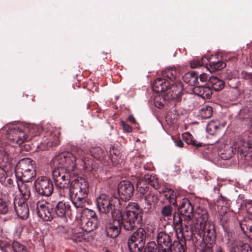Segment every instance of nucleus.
<instances>
[{"label":"nucleus","mask_w":252,"mask_h":252,"mask_svg":"<svg viewBox=\"0 0 252 252\" xmlns=\"http://www.w3.org/2000/svg\"><path fill=\"white\" fill-rule=\"evenodd\" d=\"M96 203L100 213H111L113 220H117V222L122 224L125 231L132 230L142 222L143 213L136 203H129L123 214L120 211V201L117 197L102 194L96 198Z\"/></svg>","instance_id":"f257e3e1"},{"label":"nucleus","mask_w":252,"mask_h":252,"mask_svg":"<svg viewBox=\"0 0 252 252\" xmlns=\"http://www.w3.org/2000/svg\"><path fill=\"white\" fill-rule=\"evenodd\" d=\"M192 237L197 240L199 236L202 241L206 242L215 243L216 240V232L214 224L211 222H208L205 224L202 223H196L190 228Z\"/></svg>","instance_id":"f03ea898"},{"label":"nucleus","mask_w":252,"mask_h":252,"mask_svg":"<svg viewBox=\"0 0 252 252\" xmlns=\"http://www.w3.org/2000/svg\"><path fill=\"white\" fill-rule=\"evenodd\" d=\"M34 161L31 158H23L15 167V175L19 181L30 182L36 175Z\"/></svg>","instance_id":"7ed1b4c3"},{"label":"nucleus","mask_w":252,"mask_h":252,"mask_svg":"<svg viewBox=\"0 0 252 252\" xmlns=\"http://www.w3.org/2000/svg\"><path fill=\"white\" fill-rule=\"evenodd\" d=\"M78 175V172H71L65 167H53V179L55 185L59 189H68L72 178Z\"/></svg>","instance_id":"20e7f679"},{"label":"nucleus","mask_w":252,"mask_h":252,"mask_svg":"<svg viewBox=\"0 0 252 252\" xmlns=\"http://www.w3.org/2000/svg\"><path fill=\"white\" fill-rule=\"evenodd\" d=\"M70 152L62 153L53 159V167H65L71 172H78L76 170V157Z\"/></svg>","instance_id":"39448f33"},{"label":"nucleus","mask_w":252,"mask_h":252,"mask_svg":"<svg viewBox=\"0 0 252 252\" xmlns=\"http://www.w3.org/2000/svg\"><path fill=\"white\" fill-rule=\"evenodd\" d=\"M80 221L82 230L88 233L96 229L99 224L95 213L87 208L81 213Z\"/></svg>","instance_id":"423d86ee"},{"label":"nucleus","mask_w":252,"mask_h":252,"mask_svg":"<svg viewBox=\"0 0 252 252\" xmlns=\"http://www.w3.org/2000/svg\"><path fill=\"white\" fill-rule=\"evenodd\" d=\"M35 187L37 192L42 196H50L54 189L52 181L47 177L38 178L35 182Z\"/></svg>","instance_id":"0eeeda50"},{"label":"nucleus","mask_w":252,"mask_h":252,"mask_svg":"<svg viewBox=\"0 0 252 252\" xmlns=\"http://www.w3.org/2000/svg\"><path fill=\"white\" fill-rule=\"evenodd\" d=\"M234 149L237 151L238 154L245 160H252V144L249 140L238 138L235 143Z\"/></svg>","instance_id":"6e6552de"},{"label":"nucleus","mask_w":252,"mask_h":252,"mask_svg":"<svg viewBox=\"0 0 252 252\" xmlns=\"http://www.w3.org/2000/svg\"><path fill=\"white\" fill-rule=\"evenodd\" d=\"M27 128L22 126L12 127L8 134V139L13 143L20 145L27 139Z\"/></svg>","instance_id":"1a4fd4ad"},{"label":"nucleus","mask_w":252,"mask_h":252,"mask_svg":"<svg viewBox=\"0 0 252 252\" xmlns=\"http://www.w3.org/2000/svg\"><path fill=\"white\" fill-rule=\"evenodd\" d=\"M178 210L179 214L184 218V220L187 222L185 226L188 228L189 221L193 217V207L189 199L184 198L179 205Z\"/></svg>","instance_id":"9d476101"},{"label":"nucleus","mask_w":252,"mask_h":252,"mask_svg":"<svg viewBox=\"0 0 252 252\" xmlns=\"http://www.w3.org/2000/svg\"><path fill=\"white\" fill-rule=\"evenodd\" d=\"M118 191L121 199L128 200L133 194L134 186L129 181H123L119 184Z\"/></svg>","instance_id":"9b49d317"},{"label":"nucleus","mask_w":252,"mask_h":252,"mask_svg":"<svg viewBox=\"0 0 252 252\" xmlns=\"http://www.w3.org/2000/svg\"><path fill=\"white\" fill-rule=\"evenodd\" d=\"M14 205L17 216L21 219L26 220L29 217V208L24 199L15 198Z\"/></svg>","instance_id":"f8f14e48"},{"label":"nucleus","mask_w":252,"mask_h":252,"mask_svg":"<svg viewBox=\"0 0 252 252\" xmlns=\"http://www.w3.org/2000/svg\"><path fill=\"white\" fill-rule=\"evenodd\" d=\"M209 82L211 84L212 90L219 91L222 90L224 87V82L215 76H211L209 78ZM198 90H200L199 91V93L200 94L202 93V94H209L210 93L211 94H213V92L210 91L211 89L208 87H199Z\"/></svg>","instance_id":"ddd939ff"},{"label":"nucleus","mask_w":252,"mask_h":252,"mask_svg":"<svg viewBox=\"0 0 252 252\" xmlns=\"http://www.w3.org/2000/svg\"><path fill=\"white\" fill-rule=\"evenodd\" d=\"M55 212L57 216L60 218H63L66 215L71 217L77 218V212L71 209L68 204H66L63 201L58 203L55 208Z\"/></svg>","instance_id":"4468645a"},{"label":"nucleus","mask_w":252,"mask_h":252,"mask_svg":"<svg viewBox=\"0 0 252 252\" xmlns=\"http://www.w3.org/2000/svg\"><path fill=\"white\" fill-rule=\"evenodd\" d=\"M36 211L38 216L45 221H50L53 218V213L46 205V202L38 201L36 204Z\"/></svg>","instance_id":"2eb2a0df"},{"label":"nucleus","mask_w":252,"mask_h":252,"mask_svg":"<svg viewBox=\"0 0 252 252\" xmlns=\"http://www.w3.org/2000/svg\"><path fill=\"white\" fill-rule=\"evenodd\" d=\"M69 190L89 191V185L87 180L79 176L72 178L69 187Z\"/></svg>","instance_id":"dca6fc26"},{"label":"nucleus","mask_w":252,"mask_h":252,"mask_svg":"<svg viewBox=\"0 0 252 252\" xmlns=\"http://www.w3.org/2000/svg\"><path fill=\"white\" fill-rule=\"evenodd\" d=\"M157 241L160 248L173 247L170 236L164 231H161L158 233Z\"/></svg>","instance_id":"f3484780"},{"label":"nucleus","mask_w":252,"mask_h":252,"mask_svg":"<svg viewBox=\"0 0 252 252\" xmlns=\"http://www.w3.org/2000/svg\"><path fill=\"white\" fill-rule=\"evenodd\" d=\"M169 83L165 79L158 78L154 82L152 90L156 93L164 92L168 90Z\"/></svg>","instance_id":"a211bd4d"},{"label":"nucleus","mask_w":252,"mask_h":252,"mask_svg":"<svg viewBox=\"0 0 252 252\" xmlns=\"http://www.w3.org/2000/svg\"><path fill=\"white\" fill-rule=\"evenodd\" d=\"M121 229H124L122 224L117 222V220H114L113 224H109L106 227L105 231L108 237L115 238L119 235Z\"/></svg>","instance_id":"6ab92c4d"},{"label":"nucleus","mask_w":252,"mask_h":252,"mask_svg":"<svg viewBox=\"0 0 252 252\" xmlns=\"http://www.w3.org/2000/svg\"><path fill=\"white\" fill-rule=\"evenodd\" d=\"M183 79L185 82L189 84L190 85L189 86V92L192 93V91H194L193 89H198V87L194 88L192 87V85H196L197 83L198 82V75L195 72H188L185 74L184 75Z\"/></svg>","instance_id":"aec40b11"},{"label":"nucleus","mask_w":252,"mask_h":252,"mask_svg":"<svg viewBox=\"0 0 252 252\" xmlns=\"http://www.w3.org/2000/svg\"><path fill=\"white\" fill-rule=\"evenodd\" d=\"M142 222L140 223L137 227L134 228L133 230L127 231L128 232H131L135 229H137L136 231H135L129 238L133 239V240H138V241L142 242L145 244L146 233L145 230L142 228H140Z\"/></svg>","instance_id":"412c9836"},{"label":"nucleus","mask_w":252,"mask_h":252,"mask_svg":"<svg viewBox=\"0 0 252 252\" xmlns=\"http://www.w3.org/2000/svg\"><path fill=\"white\" fill-rule=\"evenodd\" d=\"M72 198V203L74 205V207L73 208V210H75L77 212V215L78 214L82 213V209L84 207H85L87 202L86 200L87 198H81V197H71Z\"/></svg>","instance_id":"4be33fe9"},{"label":"nucleus","mask_w":252,"mask_h":252,"mask_svg":"<svg viewBox=\"0 0 252 252\" xmlns=\"http://www.w3.org/2000/svg\"><path fill=\"white\" fill-rule=\"evenodd\" d=\"M211 58L209 61H207V62H209V65L207 68L210 72H214L217 70H221L224 68L226 66V63L220 61L218 60L217 61H211L214 58V56L210 57Z\"/></svg>","instance_id":"5701e85b"},{"label":"nucleus","mask_w":252,"mask_h":252,"mask_svg":"<svg viewBox=\"0 0 252 252\" xmlns=\"http://www.w3.org/2000/svg\"><path fill=\"white\" fill-rule=\"evenodd\" d=\"M26 182L24 181L18 182L19 190L23 196V198L21 199H24V200L28 199L31 196L30 188L25 183Z\"/></svg>","instance_id":"b1692460"},{"label":"nucleus","mask_w":252,"mask_h":252,"mask_svg":"<svg viewBox=\"0 0 252 252\" xmlns=\"http://www.w3.org/2000/svg\"><path fill=\"white\" fill-rule=\"evenodd\" d=\"M168 90H170L169 93L172 92L174 94H191V92H189V90H187V89H184L183 85L181 83H176L175 84H173L171 86L168 87Z\"/></svg>","instance_id":"393cba45"},{"label":"nucleus","mask_w":252,"mask_h":252,"mask_svg":"<svg viewBox=\"0 0 252 252\" xmlns=\"http://www.w3.org/2000/svg\"><path fill=\"white\" fill-rule=\"evenodd\" d=\"M196 213L197 215L196 223L205 224L208 222L209 216L208 211L206 209L199 207L197 209Z\"/></svg>","instance_id":"a878e982"},{"label":"nucleus","mask_w":252,"mask_h":252,"mask_svg":"<svg viewBox=\"0 0 252 252\" xmlns=\"http://www.w3.org/2000/svg\"><path fill=\"white\" fill-rule=\"evenodd\" d=\"M159 192H162L165 198L168 199L170 204H175L176 203V196L174 194V190L168 188H164Z\"/></svg>","instance_id":"bb28decb"},{"label":"nucleus","mask_w":252,"mask_h":252,"mask_svg":"<svg viewBox=\"0 0 252 252\" xmlns=\"http://www.w3.org/2000/svg\"><path fill=\"white\" fill-rule=\"evenodd\" d=\"M234 148L230 145H225L224 148L220 150V157L224 160L230 158L233 155Z\"/></svg>","instance_id":"cd10ccee"},{"label":"nucleus","mask_w":252,"mask_h":252,"mask_svg":"<svg viewBox=\"0 0 252 252\" xmlns=\"http://www.w3.org/2000/svg\"><path fill=\"white\" fill-rule=\"evenodd\" d=\"M162 75L164 77L168 78L173 81L179 76V73L175 67L167 68L162 72Z\"/></svg>","instance_id":"c85d7f7f"},{"label":"nucleus","mask_w":252,"mask_h":252,"mask_svg":"<svg viewBox=\"0 0 252 252\" xmlns=\"http://www.w3.org/2000/svg\"><path fill=\"white\" fill-rule=\"evenodd\" d=\"M240 227L244 233L247 234L248 231L250 236L252 237V219L246 218L240 223Z\"/></svg>","instance_id":"c756f323"},{"label":"nucleus","mask_w":252,"mask_h":252,"mask_svg":"<svg viewBox=\"0 0 252 252\" xmlns=\"http://www.w3.org/2000/svg\"><path fill=\"white\" fill-rule=\"evenodd\" d=\"M172 96L173 95H155L154 101L155 106L158 108L163 107L166 99H173Z\"/></svg>","instance_id":"7c9ffc66"},{"label":"nucleus","mask_w":252,"mask_h":252,"mask_svg":"<svg viewBox=\"0 0 252 252\" xmlns=\"http://www.w3.org/2000/svg\"><path fill=\"white\" fill-rule=\"evenodd\" d=\"M88 235V233L82 229L81 231L74 232L71 236V239L74 242H80L88 240L89 239Z\"/></svg>","instance_id":"2f4dec72"},{"label":"nucleus","mask_w":252,"mask_h":252,"mask_svg":"<svg viewBox=\"0 0 252 252\" xmlns=\"http://www.w3.org/2000/svg\"><path fill=\"white\" fill-rule=\"evenodd\" d=\"M109 153L110 159L113 164L115 165L119 164L121 160L119 150L115 148L114 146H112L110 149Z\"/></svg>","instance_id":"473e14b6"},{"label":"nucleus","mask_w":252,"mask_h":252,"mask_svg":"<svg viewBox=\"0 0 252 252\" xmlns=\"http://www.w3.org/2000/svg\"><path fill=\"white\" fill-rule=\"evenodd\" d=\"M92 156L95 158L100 159L104 154V150L99 146H92L90 149Z\"/></svg>","instance_id":"72a5a7b5"},{"label":"nucleus","mask_w":252,"mask_h":252,"mask_svg":"<svg viewBox=\"0 0 252 252\" xmlns=\"http://www.w3.org/2000/svg\"><path fill=\"white\" fill-rule=\"evenodd\" d=\"M137 190L141 195H144L149 189L148 184L145 183L144 181L138 180L136 184Z\"/></svg>","instance_id":"f704fd0d"},{"label":"nucleus","mask_w":252,"mask_h":252,"mask_svg":"<svg viewBox=\"0 0 252 252\" xmlns=\"http://www.w3.org/2000/svg\"><path fill=\"white\" fill-rule=\"evenodd\" d=\"M213 114V109L211 106L203 107L200 111V116L202 119H209Z\"/></svg>","instance_id":"c9c22d12"},{"label":"nucleus","mask_w":252,"mask_h":252,"mask_svg":"<svg viewBox=\"0 0 252 252\" xmlns=\"http://www.w3.org/2000/svg\"><path fill=\"white\" fill-rule=\"evenodd\" d=\"M161 248L154 241L148 243L144 252H160Z\"/></svg>","instance_id":"e433bc0d"},{"label":"nucleus","mask_w":252,"mask_h":252,"mask_svg":"<svg viewBox=\"0 0 252 252\" xmlns=\"http://www.w3.org/2000/svg\"><path fill=\"white\" fill-rule=\"evenodd\" d=\"M60 134H51L47 142V146L49 147H54L58 145L60 143L59 135Z\"/></svg>","instance_id":"4c0bfd02"},{"label":"nucleus","mask_w":252,"mask_h":252,"mask_svg":"<svg viewBox=\"0 0 252 252\" xmlns=\"http://www.w3.org/2000/svg\"><path fill=\"white\" fill-rule=\"evenodd\" d=\"M211 58H208V56L204 55L202 58L201 60H193L190 63V67L191 68H196L197 67L201 66L203 64H207V62H206L205 59H206L207 61H209Z\"/></svg>","instance_id":"58836bf2"},{"label":"nucleus","mask_w":252,"mask_h":252,"mask_svg":"<svg viewBox=\"0 0 252 252\" xmlns=\"http://www.w3.org/2000/svg\"><path fill=\"white\" fill-rule=\"evenodd\" d=\"M144 199L147 203V209L149 210L151 209L152 203L151 202H157L158 199L154 194L149 192L144 197Z\"/></svg>","instance_id":"ea45409f"},{"label":"nucleus","mask_w":252,"mask_h":252,"mask_svg":"<svg viewBox=\"0 0 252 252\" xmlns=\"http://www.w3.org/2000/svg\"><path fill=\"white\" fill-rule=\"evenodd\" d=\"M127 245L130 252H142L144 247L134 243L133 241L128 240Z\"/></svg>","instance_id":"a19ab883"},{"label":"nucleus","mask_w":252,"mask_h":252,"mask_svg":"<svg viewBox=\"0 0 252 252\" xmlns=\"http://www.w3.org/2000/svg\"><path fill=\"white\" fill-rule=\"evenodd\" d=\"M235 252H252V248L247 243L239 244L235 248Z\"/></svg>","instance_id":"79ce46f5"},{"label":"nucleus","mask_w":252,"mask_h":252,"mask_svg":"<svg viewBox=\"0 0 252 252\" xmlns=\"http://www.w3.org/2000/svg\"><path fill=\"white\" fill-rule=\"evenodd\" d=\"M215 243L203 242L201 243L200 247V252H213V246Z\"/></svg>","instance_id":"37998d69"},{"label":"nucleus","mask_w":252,"mask_h":252,"mask_svg":"<svg viewBox=\"0 0 252 252\" xmlns=\"http://www.w3.org/2000/svg\"><path fill=\"white\" fill-rule=\"evenodd\" d=\"M173 208L170 205H167L162 207L160 213L163 217H168L172 215Z\"/></svg>","instance_id":"c03bdc74"},{"label":"nucleus","mask_w":252,"mask_h":252,"mask_svg":"<svg viewBox=\"0 0 252 252\" xmlns=\"http://www.w3.org/2000/svg\"><path fill=\"white\" fill-rule=\"evenodd\" d=\"M71 197H84L87 198L89 191H83L80 190H69Z\"/></svg>","instance_id":"a18cd8bd"},{"label":"nucleus","mask_w":252,"mask_h":252,"mask_svg":"<svg viewBox=\"0 0 252 252\" xmlns=\"http://www.w3.org/2000/svg\"><path fill=\"white\" fill-rule=\"evenodd\" d=\"M219 126L214 121H211L206 126L207 131L210 134H214Z\"/></svg>","instance_id":"49530a36"},{"label":"nucleus","mask_w":252,"mask_h":252,"mask_svg":"<svg viewBox=\"0 0 252 252\" xmlns=\"http://www.w3.org/2000/svg\"><path fill=\"white\" fill-rule=\"evenodd\" d=\"M181 215L178 213H174L173 215V223L174 227H181L182 224L183 219ZM184 220V218H183Z\"/></svg>","instance_id":"de8ad7c7"},{"label":"nucleus","mask_w":252,"mask_h":252,"mask_svg":"<svg viewBox=\"0 0 252 252\" xmlns=\"http://www.w3.org/2000/svg\"><path fill=\"white\" fill-rule=\"evenodd\" d=\"M9 208L5 201L0 198V214H6L8 212Z\"/></svg>","instance_id":"09e8293b"},{"label":"nucleus","mask_w":252,"mask_h":252,"mask_svg":"<svg viewBox=\"0 0 252 252\" xmlns=\"http://www.w3.org/2000/svg\"><path fill=\"white\" fill-rule=\"evenodd\" d=\"M14 252H29L26 248L18 242H14Z\"/></svg>","instance_id":"8fccbe9b"},{"label":"nucleus","mask_w":252,"mask_h":252,"mask_svg":"<svg viewBox=\"0 0 252 252\" xmlns=\"http://www.w3.org/2000/svg\"><path fill=\"white\" fill-rule=\"evenodd\" d=\"M71 153L75 156L76 160L78 158H81L82 161L84 160V152L81 149H77L75 150H73Z\"/></svg>","instance_id":"3c124183"},{"label":"nucleus","mask_w":252,"mask_h":252,"mask_svg":"<svg viewBox=\"0 0 252 252\" xmlns=\"http://www.w3.org/2000/svg\"><path fill=\"white\" fill-rule=\"evenodd\" d=\"M186 143L187 144H191L198 147L201 146V144L200 143H196L195 140L193 139L192 137L190 135H189V137L187 138Z\"/></svg>","instance_id":"603ef678"},{"label":"nucleus","mask_w":252,"mask_h":252,"mask_svg":"<svg viewBox=\"0 0 252 252\" xmlns=\"http://www.w3.org/2000/svg\"><path fill=\"white\" fill-rule=\"evenodd\" d=\"M173 252H185L183 246L179 242L175 243V250Z\"/></svg>","instance_id":"864d4df0"},{"label":"nucleus","mask_w":252,"mask_h":252,"mask_svg":"<svg viewBox=\"0 0 252 252\" xmlns=\"http://www.w3.org/2000/svg\"><path fill=\"white\" fill-rule=\"evenodd\" d=\"M154 177L155 176L152 175L146 174L143 179H139V180L144 181L145 183L149 184L152 180H154Z\"/></svg>","instance_id":"5fc2aeb1"},{"label":"nucleus","mask_w":252,"mask_h":252,"mask_svg":"<svg viewBox=\"0 0 252 252\" xmlns=\"http://www.w3.org/2000/svg\"><path fill=\"white\" fill-rule=\"evenodd\" d=\"M149 184L155 189H158L159 188V184L158 180L155 176L154 177V180H152Z\"/></svg>","instance_id":"6e6d98bb"},{"label":"nucleus","mask_w":252,"mask_h":252,"mask_svg":"<svg viewBox=\"0 0 252 252\" xmlns=\"http://www.w3.org/2000/svg\"><path fill=\"white\" fill-rule=\"evenodd\" d=\"M121 126H123L124 130H125L127 132H130L132 131V127L126 124L124 121H121Z\"/></svg>","instance_id":"4d7b16f0"},{"label":"nucleus","mask_w":252,"mask_h":252,"mask_svg":"<svg viewBox=\"0 0 252 252\" xmlns=\"http://www.w3.org/2000/svg\"><path fill=\"white\" fill-rule=\"evenodd\" d=\"M3 252H14L13 243L12 244H7L4 248Z\"/></svg>","instance_id":"13d9d810"},{"label":"nucleus","mask_w":252,"mask_h":252,"mask_svg":"<svg viewBox=\"0 0 252 252\" xmlns=\"http://www.w3.org/2000/svg\"><path fill=\"white\" fill-rule=\"evenodd\" d=\"M246 207L247 213L252 216V200L246 203Z\"/></svg>","instance_id":"bf43d9fd"},{"label":"nucleus","mask_w":252,"mask_h":252,"mask_svg":"<svg viewBox=\"0 0 252 252\" xmlns=\"http://www.w3.org/2000/svg\"><path fill=\"white\" fill-rule=\"evenodd\" d=\"M176 242H174L173 247L161 248L160 252H173L174 250H175V243Z\"/></svg>","instance_id":"052dcab7"},{"label":"nucleus","mask_w":252,"mask_h":252,"mask_svg":"<svg viewBox=\"0 0 252 252\" xmlns=\"http://www.w3.org/2000/svg\"><path fill=\"white\" fill-rule=\"evenodd\" d=\"M210 77H209L208 75L205 73H201L199 76L200 80L202 82H205L207 80L209 81Z\"/></svg>","instance_id":"680f3d73"},{"label":"nucleus","mask_w":252,"mask_h":252,"mask_svg":"<svg viewBox=\"0 0 252 252\" xmlns=\"http://www.w3.org/2000/svg\"><path fill=\"white\" fill-rule=\"evenodd\" d=\"M174 228L176 233L178 237L179 235H181V237H184L183 229L182 228V226L181 227H176Z\"/></svg>","instance_id":"e2e57ef3"},{"label":"nucleus","mask_w":252,"mask_h":252,"mask_svg":"<svg viewBox=\"0 0 252 252\" xmlns=\"http://www.w3.org/2000/svg\"><path fill=\"white\" fill-rule=\"evenodd\" d=\"M133 239L132 238H129L128 239V240L131 241H133L134 243H135V244H137L140 246H142L143 247H144L145 246V243H143L142 242H140V241H138V240H132Z\"/></svg>","instance_id":"0e129e2a"},{"label":"nucleus","mask_w":252,"mask_h":252,"mask_svg":"<svg viewBox=\"0 0 252 252\" xmlns=\"http://www.w3.org/2000/svg\"><path fill=\"white\" fill-rule=\"evenodd\" d=\"M0 155H2L3 157V158L2 159V161H4V160H7L8 159V156L7 155V153L5 152H4V151L0 152Z\"/></svg>","instance_id":"69168bd1"},{"label":"nucleus","mask_w":252,"mask_h":252,"mask_svg":"<svg viewBox=\"0 0 252 252\" xmlns=\"http://www.w3.org/2000/svg\"><path fill=\"white\" fill-rule=\"evenodd\" d=\"M7 244V243H6L4 242L0 241V248L2 252L3 251L4 249L6 247Z\"/></svg>","instance_id":"338daca9"},{"label":"nucleus","mask_w":252,"mask_h":252,"mask_svg":"<svg viewBox=\"0 0 252 252\" xmlns=\"http://www.w3.org/2000/svg\"><path fill=\"white\" fill-rule=\"evenodd\" d=\"M128 120L132 124L136 123V120L132 115H129L128 117Z\"/></svg>","instance_id":"774afa93"}]
</instances>
